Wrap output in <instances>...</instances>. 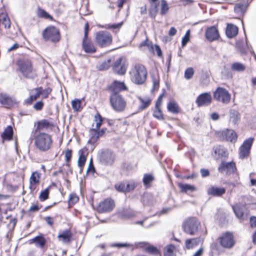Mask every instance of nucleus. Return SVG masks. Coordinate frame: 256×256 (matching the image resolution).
Instances as JSON below:
<instances>
[{
  "instance_id": "obj_35",
  "label": "nucleus",
  "mask_w": 256,
  "mask_h": 256,
  "mask_svg": "<svg viewBox=\"0 0 256 256\" xmlns=\"http://www.w3.org/2000/svg\"><path fill=\"white\" fill-rule=\"evenodd\" d=\"M40 174L38 172H33L30 178V183L31 186H35L40 182Z\"/></svg>"
},
{
  "instance_id": "obj_61",
  "label": "nucleus",
  "mask_w": 256,
  "mask_h": 256,
  "mask_svg": "<svg viewBox=\"0 0 256 256\" xmlns=\"http://www.w3.org/2000/svg\"><path fill=\"white\" fill-rule=\"evenodd\" d=\"M65 156V160L66 162H69L72 156V150H70L68 149L64 154Z\"/></svg>"
},
{
  "instance_id": "obj_45",
  "label": "nucleus",
  "mask_w": 256,
  "mask_h": 256,
  "mask_svg": "<svg viewBox=\"0 0 256 256\" xmlns=\"http://www.w3.org/2000/svg\"><path fill=\"white\" fill-rule=\"evenodd\" d=\"M120 214L124 218H130L135 216L134 212L130 210H123Z\"/></svg>"
},
{
  "instance_id": "obj_44",
  "label": "nucleus",
  "mask_w": 256,
  "mask_h": 256,
  "mask_svg": "<svg viewBox=\"0 0 256 256\" xmlns=\"http://www.w3.org/2000/svg\"><path fill=\"white\" fill-rule=\"evenodd\" d=\"M138 99L141 103L140 106V109L141 110H143L148 107L151 102V100L148 98L144 99L142 98H139Z\"/></svg>"
},
{
  "instance_id": "obj_4",
  "label": "nucleus",
  "mask_w": 256,
  "mask_h": 256,
  "mask_svg": "<svg viewBox=\"0 0 256 256\" xmlns=\"http://www.w3.org/2000/svg\"><path fill=\"white\" fill-rule=\"evenodd\" d=\"M182 227L186 234L194 236L196 234L200 229V223L196 218L191 217L183 222Z\"/></svg>"
},
{
  "instance_id": "obj_32",
  "label": "nucleus",
  "mask_w": 256,
  "mask_h": 256,
  "mask_svg": "<svg viewBox=\"0 0 256 256\" xmlns=\"http://www.w3.org/2000/svg\"><path fill=\"white\" fill-rule=\"evenodd\" d=\"M58 238L60 240H62L64 242H68L71 240L72 234L69 230H66L60 234Z\"/></svg>"
},
{
  "instance_id": "obj_14",
  "label": "nucleus",
  "mask_w": 256,
  "mask_h": 256,
  "mask_svg": "<svg viewBox=\"0 0 256 256\" xmlns=\"http://www.w3.org/2000/svg\"><path fill=\"white\" fill-rule=\"evenodd\" d=\"M218 170L220 172H226L227 174H230L236 172V164L232 162H222L218 168Z\"/></svg>"
},
{
  "instance_id": "obj_24",
  "label": "nucleus",
  "mask_w": 256,
  "mask_h": 256,
  "mask_svg": "<svg viewBox=\"0 0 256 256\" xmlns=\"http://www.w3.org/2000/svg\"><path fill=\"white\" fill-rule=\"evenodd\" d=\"M226 192L224 188L212 186L207 190V194L209 196H220Z\"/></svg>"
},
{
  "instance_id": "obj_34",
  "label": "nucleus",
  "mask_w": 256,
  "mask_h": 256,
  "mask_svg": "<svg viewBox=\"0 0 256 256\" xmlns=\"http://www.w3.org/2000/svg\"><path fill=\"white\" fill-rule=\"evenodd\" d=\"M164 256H176V248L173 244L166 246L164 248Z\"/></svg>"
},
{
  "instance_id": "obj_58",
  "label": "nucleus",
  "mask_w": 256,
  "mask_h": 256,
  "mask_svg": "<svg viewBox=\"0 0 256 256\" xmlns=\"http://www.w3.org/2000/svg\"><path fill=\"white\" fill-rule=\"evenodd\" d=\"M44 106V104L42 101L40 100L34 104L33 106L34 108L36 110H42Z\"/></svg>"
},
{
  "instance_id": "obj_54",
  "label": "nucleus",
  "mask_w": 256,
  "mask_h": 256,
  "mask_svg": "<svg viewBox=\"0 0 256 256\" xmlns=\"http://www.w3.org/2000/svg\"><path fill=\"white\" fill-rule=\"evenodd\" d=\"M49 190L48 188L41 192L39 198L42 201H44L47 200L48 198Z\"/></svg>"
},
{
  "instance_id": "obj_7",
  "label": "nucleus",
  "mask_w": 256,
  "mask_h": 256,
  "mask_svg": "<svg viewBox=\"0 0 256 256\" xmlns=\"http://www.w3.org/2000/svg\"><path fill=\"white\" fill-rule=\"evenodd\" d=\"M43 37L46 40L56 42L59 41L60 34L58 30L55 26L46 28L42 33Z\"/></svg>"
},
{
  "instance_id": "obj_28",
  "label": "nucleus",
  "mask_w": 256,
  "mask_h": 256,
  "mask_svg": "<svg viewBox=\"0 0 256 256\" xmlns=\"http://www.w3.org/2000/svg\"><path fill=\"white\" fill-rule=\"evenodd\" d=\"M244 206L236 204L232 206V210L236 217L240 220L244 219Z\"/></svg>"
},
{
  "instance_id": "obj_39",
  "label": "nucleus",
  "mask_w": 256,
  "mask_h": 256,
  "mask_svg": "<svg viewBox=\"0 0 256 256\" xmlns=\"http://www.w3.org/2000/svg\"><path fill=\"white\" fill-rule=\"evenodd\" d=\"M178 187L180 188L181 192H193L196 190V188L189 184H183L182 183L178 184Z\"/></svg>"
},
{
  "instance_id": "obj_41",
  "label": "nucleus",
  "mask_w": 256,
  "mask_h": 256,
  "mask_svg": "<svg viewBox=\"0 0 256 256\" xmlns=\"http://www.w3.org/2000/svg\"><path fill=\"white\" fill-rule=\"evenodd\" d=\"M169 6L166 0H162L160 2V14L162 16L166 15L169 10Z\"/></svg>"
},
{
  "instance_id": "obj_12",
  "label": "nucleus",
  "mask_w": 256,
  "mask_h": 256,
  "mask_svg": "<svg viewBox=\"0 0 256 256\" xmlns=\"http://www.w3.org/2000/svg\"><path fill=\"white\" fill-rule=\"evenodd\" d=\"M115 206L114 200L106 198L100 202L97 208V210L100 213L109 212L112 210Z\"/></svg>"
},
{
  "instance_id": "obj_2",
  "label": "nucleus",
  "mask_w": 256,
  "mask_h": 256,
  "mask_svg": "<svg viewBox=\"0 0 256 256\" xmlns=\"http://www.w3.org/2000/svg\"><path fill=\"white\" fill-rule=\"evenodd\" d=\"M131 80L137 84H142L144 82L147 76L146 68L142 64H136L130 72Z\"/></svg>"
},
{
  "instance_id": "obj_36",
  "label": "nucleus",
  "mask_w": 256,
  "mask_h": 256,
  "mask_svg": "<svg viewBox=\"0 0 256 256\" xmlns=\"http://www.w3.org/2000/svg\"><path fill=\"white\" fill-rule=\"evenodd\" d=\"M154 180V177L152 174H144L142 178V182L144 186L148 188L150 186V184Z\"/></svg>"
},
{
  "instance_id": "obj_9",
  "label": "nucleus",
  "mask_w": 256,
  "mask_h": 256,
  "mask_svg": "<svg viewBox=\"0 0 256 256\" xmlns=\"http://www.w3.org/2000/svg\"><path fill=\"white\" fill-rule=\"evenodd\" d=\"M230 94L224 88L218 87L214 93V98L223 104H228L230 100Z\"/></svg>"
},
{
  "instance_id": "obj_55",
  "label": "nucleus",
  "mask_w": 256,
  "mask_h": 256,
  "mask_svg": "<svg viewBox=\"0 0 256 256\" xmlns=\"http://www.w3.org/2000/svg\"><path fill=\"white\" fill-rule=\"evenodd\" d=\"M52 92V89L50 88H46L45 89H43L42 88L41 86V94L40 95H42V98H46L48 97V95L50 94V93Z\"/></svg>"
},
{
  "instance_id": "obj_27",
  "label": "nucleus",
  "mask_w": 256,
  "mask_h": 256,
  "mask_svg": "<svg viewBox=\"0 0 256 256\" xmlns=\"http://www.w3.org/2000/svg\"><path fill=\"white\" fill-rule=\"evenodd\" d=\"M226 33L228 38H234L238 33V28L234 24H228L226 27Z\"/></svg>"
},
{
  "instance_id": "obj_8",
  "label": "nucleus",
  "mask_w": 256,
  "mask_h": 256,
  "mask_svg": "<svg viewBox=\"0 0 256 256\" xmlns=\"http://www.w3.org/2000/svg\"><path fill=\"white\" fill-rule=\"evenodd\" d=\"M98 158L104 165H111L114 162V154L110 150H102L98 153Z\"/></svg>"
},
{
  "instance_id": "obj_10",
  "label": "nucleus",
  "mask_w": 256,
  "mask_h": 256,
  "mask_svg": "<svg viewBox=\"0 0 256 256\" xmlns=\"http://www.w3.org/2000/svg\"><path fill=\"white\" fill-rule=\"evenodd\" d=\"M218 242L222 248L226 249L232 248L235 244L234 236L230 232L223 234L222 236L219 238Z\"/></svg>"
},
{
  "instance_id": "obj_42",
  "label": "nucleus",
  "mask_w": 256,
  "mask_h": 256,
  "mask_svg": "<svg viewBox=\"0 0 256 256\" xmlns=\"http://www.w3.org/2000/svg\"><path fill=\"white\" fill-rule=\"evenodd\" d=\"M231 69L236 72H243L245 70V66L240 62H234L231 66Z\"/></svg>"
},
{
  "instance_id": "obj_16",
  "label": "nucleus",
  "mask_w": 256,
  "mask_h": 256,
  "mask_svg": "<svg viewBox=\"0 0 256 256\" xmlns=\"http://www.w3.org/2000/svg\"><path fill=\"white\" fill-rule=\"evenodd\" d=\"M127 68L126 62L122 58H119L114 62L113 66V70L115 73L122 75L125 74Z\"/></svg>"
},
{
  "instance_id": "obj_64",
  "label": "nucleus",
  "mask_w": 256,
  "mask_h": 256,
  "mask_svg": "<svg viewBox=\"0 0 256 256\" xmlns=\"http://www.w3.org/2000/svg\"><path fill=\"white\" fill-rule=\"evenodd\" d=\"M250 224L252 228L256 226V217L252 216L250 218Z\"/></svg>"
},
{
  "instance_id": "obj_33",
  "label": "nucleus",
  "mask_w": 256,
  "mask_h": 256,
  "mask_svg": "<svg viewBox=\"0 0 256 256\" xmlns=\"http://www.w3.org/2000/svg\"><path fill=\"white\" fill-rule=\"evenodd\" d=\"M248 7L247 3L240 2L236 4L234 10L235 12L240 14H244Z\"/></svg>"
},
{
  "instance_id": "obj_29",
  "label": "nucleus",
  "mask_w": 256,
  "mask_h": 256,
  "mask_svg": "<svg viewBox=\"0 0 256 256\" xmlns=\"http://www.w3.org/2000/svg\"><path fill=\"white\" fill-rule=\"evenodd\" d=\"M13 129L12 126H8L2 134V138L4 140H10L13 136Z\"/></svg>"
},
{
  "instance_id": "obj_13",
  "label": "nucleus",
  "mask_w": 256,
  "mask_h": 256,
  "mask_svg": "<svg viewBox=\"0 0 256 256\" xmlns=\"http://www.w3.org/2000/svg\"><path fill=\"white\" fill-rule=\"evenodd\" d=\"M218 134L222 140L233 142H236L237 139L236 134L232 130L226 129L219 132Z\"/></svg>"
},
{
  "instance_id": "obj_22",
  "label": "nucleus",
  "mask_w": 256,
  "mask_h": 256,
  "mask_svg": "<svg viewBox=\"0 0 256 256\" xmlns=\"http://www.w3.org/2000/svg\"><path fill=\"white\" fill-rule=\"evenodd\" d=\"M82 46L84 51L86 53L92 54L96 52V48H95L92 42L88 39V38H83Z\"/></svg>"
},
{
  "instance_id": "obj_30",
  "label": "nucleus",
  "mask_w": 256,
  "mask_h": 256,
  "mask_svg": "<svg viewBox=\"0 0 256 256\" xmlns=\"http://www.w3.org/2000/svg\"><path fill=\"white\" fill-rule=\"evenodd\" d=\"M90 139L88 141V144H94L99 138L98 130L96 128H91L89 132Z\"/></svg>"
},
{
  "instance_id": "obj_5",
  "label": "nucleus",
  "mask_w": 256,
  "mask_h": 256,
  "mask_svg": "<svg viewBox=\"0 0 256 256\" xmlns=\"http://www.w3.org/2000/svg\"><path fill=\"white\" fill-rule=\"evenodd\" d=\"M96 42L100 47H106L112 42V35L106 31H100L96 35Z\"/></svg>"
},
{
  "instance_id": "obj_43",
  "label": "nucleus",
  "mask_w": 256,
  "mask_h": 256,
  "mask_svg": "<svg viewBox=\"0 0 256 256\" xmlns=\"http://www.w3.org/2000/svg\"><path fill=\"white\" fill-rule=\"evenodd\" d=\"M126 192H130L134 190L138 186V182L134 180L126 182Z\"/></svg>"
},
{
  "instance_id": "obj_46",
  "label": "nucleus",
  "mask_w": 256,
  "mask_h": 256,
  "mask_svg": "<svg viewBox=\"0 0 256 256\" xmlns=\"http://www.w3.org/2000/svg\"><path fill=\"white\" fill-rule=\"evenodd\" d=\"M38 16L39 18H44L46 19L52 20V17L50 16L46 10L43 9L39 8L38 11Z\"/></svg>"
},
{
  "instance_id": "obj_52",
  "label": "nucleus",
  "mask_w": 256,
  "mask_h": 256,
  "mask_svg": "<svg viewBox=\"0 0 256 256\" xmlns=\"http://www.w3.org/2000/svg\"><path fill=\"white\" fill-rule=\"evenodd\" d=\"M79 200L78 196L76 194H71L70 195L68 199L69 205H73L76 204Z\"/></svg>"
},
{
  "instance_id": "obj_59",
  "label": "nucleus",
  "mask_w": 256,
  "mask_h": 256,
  "mask_svg": "<svg viewBox=\"0 0 256 256\" xmlns=\"http://www.w3.org/2000/svg\"><path fill=\"white\" fill-rule=\"evenodd\" d=\"M122 24V23L120 22V23H118V24H106V25L104 26H101V27L103 28H113V29H115V28H118L120 27Z\"/></svg>"
},
{
  "instance_id": "obj_31",
  "label": "nucleus",
  "mask_w": 256,
  "mask_h": 256,
  "mask_svg": "<svg viewBox=\"0 0 256 256\" xmlns=\"http://www.w3.org/2000/svg\"><path fill=\"white\" fill-rule=\"evenodd\" d=\"M167 108L168 112L174 114H177L180 111V108L178 104L174 100L170 101L168 104Z\"/></svg>"
},
{
  "instance_id": "obj_19",
  "label": "nucleus",
  "mask_w": 256,
  "mask_h": 256,
  "mask_svg": "<svg viewBox=\"0 0 256 256\" xmlns=\"http://www.w3.org/2000/svg\"><path fill=\"white\" fill-rule=\"evenodd\" d=\"M0 103L6 108L12 106L17 103L16 100L6 94H0Z\"/></svg>"
},
{
  "instance_id": "obj_38",
  "label": "nucleus",
  "mask_w": 256,
  "mask_h": 256,
  "mask_svg": "<svg viewBox=\"0 0 256 256\" xmlns=\"http://www.w3.org/2000/svg\"><path fill=\"white\" fill-rule=\"evenodd\" d=\"M142 201L144 205H151L153 204L154 196L150 193L144 194Z\"/></svg>"
},
{
  "instance_id": "obj_3",
  "label": "nucleus",
  "mask_w": 256,
  "mask_h": 256,
  "mask_svg": "<svg viewBox=\"0 0 256 256\" xmlns=\"http://www.w3.org/2000/svg\"><path fill=\"white\" fill-rule=\"evenodd\" d=\"M34 145L40 152L48 150L52 145V140L50 136L48 134L42 132L34 136Z\"/></svg>"
},
{
  "instance_id": "obj_11",
  "label": "nucleus",
  "mask_w": 256,
  "mask_h": 256,
  "mask_svg": "<svg viewBox=\"0 0 256 256\" xmlns=\"http://www.w3.org/2000/svg\"><path fill=\"white\" fill-rule=\"evenodd\" d=\"M254 141V138L246 139L239 148V156L241 159L247 158L250 154V149Z\"/></svg>"
},
{
  "instance_id": "obj_20",
  "label": "nucleus",
  "mask_w": 256,
  "mask_h": 256,
  "mask_svg": "<svg viewBox=\"0 0 256 256\" xmlns=\"http://www.w3.org/2000/svg\"><path fill=\"white\" fill-rule=\"evenodd\" d=\"M30 94V96L24 100V104H31L33 102L39 98L41 94V86L31 90Z\"/></svg>"
},
{
  "instance_id": "obj_40",
  "label": "nucleus",
  "mask_w": 256,
  "mask_h": 256,
  "mask_svg": "<svg viewBox=\"0 0 256 256\" xmlns=\"http://www.w3.org/2000/svg\"><path fill=\"white\" fill-rule=\"evenodd\" d=\"M145 250L150 254L155 256H161L160 250L153 246H148L146 248Z\"/></svg>"
},
{
  "instance_id": "obj_18",
  "label": "nucleus",
  "mask_w": 256,
  "mask_h": 256,
  "mask_svg": "<svg viewBox=\"0 0 256 256\" xmlns=\"http://www.w3.org/2000/svg\"><path fill=\"white\" fill-rule=\"evenodd\" d=\"M206 38L210 42L218 40L220 34L218 29L214 26L208 28L205 34Z\"/></svg>"
},
{
  "instance_id": "obj_26",
  "label": "nucleus",
  "mask_w": 256,
  "mask_h": 256,
  "mask_svg": "<svg viewBox=\"0 0 256 256\" xmlns=\"http://www.w3.org/2000/svg\"><path fill=\"white\" fill-rule=\"evenodd\" d=\"M29 243H34L36 247L43 248L46 244V238L43 236H38L29 240Z\"/></svg>"
},
{
  "instance_id": "obj_60",
  "label": "nucleus",
  "mask_w": 256,
  "mask_h": 256,
  "mask_svg": "<svg viewBox=\"0 0 256 256\" xmlns=\"http://www.w3.org/2000/svg\"><path fill=\"white\" fill-rule=\"evenodd\" d=\"M152 6H154V9L150 10V14L151 17L154 18L158 11V4H152Z\"/></svg>"
},
{
  "instance_id": "obj_48",
  "label": "nucleus",
  "mask_w": 256,
  "mask_h": 256,
  "mask_svg": "<svg viewBox=\"0 0 256 256\" xmlns=\"http://www.w3.org/2000/svg\"><path fill=\"white\" fill-rule=\"evenodd\" d=\"M81 100L76 98L72 102V106L74 111L78 112L80 110Z\"/></svg>"
},
{
  "instance_id": "obj_57",
  "label": "nucleus",
  "mask_w": 256,
  "mask_h": 256,
  "mask_svg": "<svg viewBox=\"0 0 256 256\" xmlns=\"http://www.w3.org/2000/svg\"><path fill=\"white\" fill-rule=\"evenodd\" d=\"M190 36V30H188L186 32L185 36L182 38V46H184L186 44L187 42L189 41Z\"/></svg>"
},
{
  "instance_id": "obj_17",
  "label": "nucleus",
  "mask_w": 256,
  "mask_h": 256,
  "mask_svg": "<svg viewBox=\"0 0 256 256\" xmlns=\"http://www.w3.org/2000/svg\"><path fill=\"white\" fill-rule=\"evenodd\" d=\"M109 90L111 92V94H119V92L127 90V88L124 82L114 80L109 86Z\"/></svg>"
},
{
  "instance_id": "obj_51",
  "label": "nucleus",
  "mask_w": 256,
  "mask_h": 256,
  "mask_svg": "<svg viewBox=\"0 0 256 256\" xmlns=\"http://www.w3.org/2000/svg\"><path fill=\"white\" fill-rule=\"evenodd\" d=\"M50 126L49 122L46 120H42L38 122V129L48 128Z\"/></svg>"
},
{
  "instance_id": "obj_63",
  "label": "nucleus",
  "mask_w": 256,
  "mask_h": 256,
  "mask_svg": "<svg viewBox=\"0 0 256 256\" xmlns=\"http://www.w3.org/2000/svg\"><path fill=\"white\" fill-rule=\"evenodd\" d=\"M144 46H146L148 48H150V47L152 48V43L148 42L147 38L144 41H143L142 42L140 43V48H142V47Z\"/></svg>"
},
{
  "instance_id": "obj_1",
  "label": "nucleus",
  "mask_w": 256,
  "mask_h": 256,
  "mask_svg": "<svg viewBox=\"0 0 256 256\" xmlns=\"http://www.w3.org/2000/svg\"><path fill=\"white\" fill-rule=\"evenodd\" d=\"M20 72L26 78L34 79L37 76L36 69L34 67L31 60L28 58H22L17 62Z\"/></svg>"
},
{
  "instance_id": "obj_15",
  "label": "nucleus",
  "mask_w": 256,
  "mask_h": 256,
  "mask_svg": "<svg viewBox=\"0 0 256 256\" xmlns=\"http://www.w3.org/2000/svg\"><path fill=\"white\" fill-rule=\"evenodd\" d=\"M212 99V96L210 93H202L197 97L196 104L198 107L208 106L211 103Z\"/></svg>"
},
{
  "instance_id": "obj_47",
  "label": "nucleus",
  "mask_w": 256,
  "mask_h": 256,
  "mask_svg": "<svg viewBox=\"0 0 256 256\" xmlns=\"http://www.w3.org/2000/svg\"><path fill=\"white\" fill-rule=\"evenodd\" d=\"M152 91L158 90L160 86L159 78L158 76L152 75Z\"/></svg>"
},
{
  "instance_id": "obj_25",
  "label": "nucleus",
  "mask_w": 256,
  "mask_h": 256,
  "mask_svg": "<svg viewBox=\"0 0 256 256\" xmlns=\"http://www.w3.org/2000/svg\"><path fill=\"white\" fill-rule=\"evenodd\" d=\"M230 120L229 122L233 126L237 125L240 119V113L235 110H230L229 112Z\"/></svg>"
},
{
  "instance_id": "obj_23",
  "label": "nucleus",
  "mask_w": 256,
  "mask_h": 256,
  "mask_svg": "<svg viewBox=\"0 0 256 256\" xmlns=\"http://www.w3.org/2000/svg\"><path fill=\"white\" fill-rule=\"evenodd\" d=\"M78 166L81 168L80 172L82 171V168L84 166L88 154V148L86 147L80 149L78 151Z\"/></svg>"
},
{
  "instance_id": "obj_21",
  "label": "nucleus",
  "mask_w": 256,
  "mask_h": 256,
  "mask_svg": "<svg viewBox=\"0 0 256 256\" xmlns=\"http://www.w3.org/2000/svg\"><path fill=\"white\" fill-rule=\"evenodd\" d=\"M204 240L200 237L187 239L185 241L186 248L190 250L203 243Z\"/></svg>"
},
{
  "instance_id": "obj_50",
  "label": "nucleus",
  "mask_w": 256,
  "mask_h": 256,
  "mask_svg": "<svg viewBox=\"0 0 256 256\" xmlns=\"http://www.w3.org/2000/svg\"><path fill=\"white\" fill-rule=\"evenodd\" d=\"M111 65V60L108 59L106 60L103 62L99 66V70H108Z\"/></svg>"
},
{
  "instance_id": "obj_6",
  "label": "nucleus",
  "mask_w": 256,
  "mask_h": 256,
  "mask_svg": "<svg viewBox=\"0 0 256 256\" xmlns=\"http://www.w3.org/2000/svg\"><path fill=\"white\" fill-rule=\"evenodd\" d=\"M110 102L114 110L121 112L124 110L126 102L120 94H111Z\"/></svg>"
},
{
  "instance_id": "obj_53",
  "label": "nucleus",
  "mask_w": 256,
  "mask_h": 256,
  "mask_svg": "<svg viewBox=\"0 0 256 256\" xmlns=\"http://www.w3.org/2000/svg\"><path fill=\"white\" fill-rule=\"evenodd\" d=\"M194 70L193 68H188L184 72V78L186 80L190 79L194 76Z\"/></svg>"
},
{
  "instance_id": "obj_56",
  "label": "nucleus",
  "mask_w": 256,
  "mask_h": 256,
  "mask_svg": "<svg viewBox=\"0 0 256 256\" xmlns=\"http://www.w3.org/2000/svg\"><path fill=\"white\" fill-rule=\"evenodd\" d=\"M153 116L154 118L158 120L164 119L162 112L160 108H156V110L154 112Z\"/></svg>"
},
{
  "instance_id": "obj_62",
  "label": "nucleus",
  "mask_w": 256,
  "mask_h": 256,
  "mask_svg": "<svg viewBox=\"0 0 256 256\" xmlns=\"http://www.w3.org/2000/svg\"><path fill=\"white\" fill-rule=\"evenodd\" d=\"M89 172H92V173H94L95 172V168L93 164L92 158H91L88 167V168L86 172L87 173Z\"/></svg>"
},
{
  "instance_id": "obj_49",
  "label": "nucleus",
  "mask_w": 256,
  "mask_h": 256,
  "mask_svg": "<svg viewBox=\"0 0 256 256\" xmlns=\"http://www.w3.org/2000/svg\"><path fill=\"white\" fill-rule=\"evenodd\" d=\"M126 182H120L116 184L114 186L115 188L120 192H126Z\"/></svg>"
},
{
  "instance_id": "obj_37",
  "label": "nucleus",
  "mask_w": 256,
  "mask_h": 256,
  "mask_svg": "<svg viewBox=\"0 0 256 256\" xmlns=\"http://www.w3.org/2000/svg\"><path fill=\"white\" fill-rule=\"evenodd\" d=\"M215 154H217L218 158L226 157L227 156L226 149L221 146H218L214 148Z\"/></svg>"
}]
</instances>
